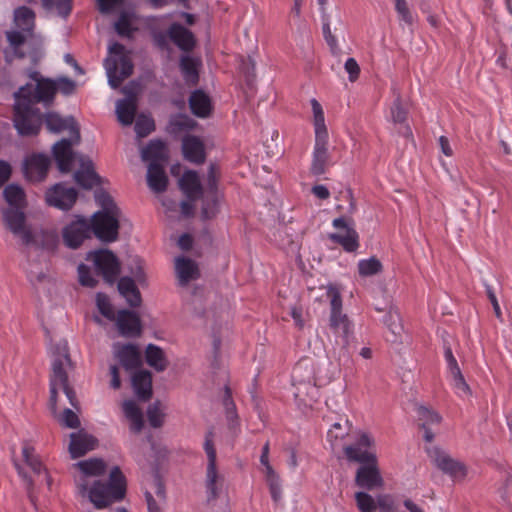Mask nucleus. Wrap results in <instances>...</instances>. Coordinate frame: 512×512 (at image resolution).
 I'll return each mask as SVG.
<instances>
[{
  "instance_id": "obj_60",
  "label": "nucleus",
  "mask_w": 512,
  "mask_h": 512,
  "mask_svg": "<svg viewBox=\"0 0 512 512\" xmlns=\"http://www.w3.org/2000/svg\"><path fill=\"white\" fill-rule=\"evenodd\" d=\"M115 30L120 36H130L132 30L127 13L122 12L115 23Z\"/></svg>"
},
{
  "instance_id": "obj_17",
  "label": "nucleus",
  "mask_w": 512,
  "mask_h": 512,
  "mask_svg": "<svg viewBox=\"0 0 512 512\" xmlns=\"http://www.w3.org/2000/svg\"><path fill=\"white\" fill-rule=\"evenodd\" d=\"M50 158L45 154H32L23 162V173L30 182H41L45 179L50 167Z\"/></svg>"
},
{
  "instance_id": "obj_32",
  "label": "nucleus",
  "mask_w": 512,
  "mask_h": 512,
  "mask_svg": "<svg viewBox=\"0 0 512 512\" xmlns=\"http://www.w3.org/2000/svg\"><path fill=\"white\" fill-rule=\"evenodd\" d=\"M141 158L143 161H149L150 163L166 165L169 155L165 143L161 140H151L149 144L142 149Z\"/></svg>"
},
{
  "instance_id": "obj_62",
  "label": "nucleus",
  "mask_w": 512,
  "mask_h": 512,
  "mask_svg": "<svg viewBox=\"0 0 512 512\" xmlns=\"http://www.w3.org/2000/svg\"><path fill=\"white\" fill-rule=\"evenodd\" d=\"M61 422L68 428H78L80 425V420L78 416L69 408H66L63 411Z\"/></svg>"
},
{
  "instance_id": "obj_55",
  "label": "nucleus",
  "mask_w": 512,
  "mask_h": 512,
  "mask_svg": "<svg viewBox=\"0 0 512 512\" xmlns=\"http://www.w3.org/2000/svg\"><path fill=\"white\" fill-rule=\"evenodd\" d=\"M6 37L13 49L14 55L23 58L25 54L20 51V47L25 43V35L20 31H8L6 32Z\"/></svg>"
},
{
  "instance_id": "obj_1",
  "label": "nucleus",
  "mask_w": 512,
  "mask_h": 512,
  "mask_svg": "<svg viewBox=\"0 0 512 512\" xmlns=\"http://www.w3.org/2000/svg\"><path fill=\"white\" fill-rule=\"evenodd\" d=\"M52 355L51 374H50V398L49 407L53 413L57 410L58 388H62L70 404L78 409L76 393L69 384L68 370L73 368V363L69 355L68 344L61 340L50 348Z\"/></svg>"
},
{
  "instance_id": "obj_35",
  "label": "nucleus",
  "mask_w": 512,
  "mask_h": 512,
  "mask_svg": "<svg viewBox=\"0 0 512 512\" xmlns=\"http://www.w3.org/2000/svg\"><path fill=\"white\" fill-rule=\"evenodd\" d=\"M179 186L191 201L198 199L203 192L198 174L195 171H186L179 180Z\"/></svg>"
},
{
  "instance_id": "obj_48",
  "label": "nucleus",
  "mask_w": 512,
  "mask_h": 512,
  "mask_svg": "<svg viewBox=\"0 0 512 512\" xmlns=\"http://www.w3.org/2000/svg\"><path fill=\"white\" fill-rule=\"evenodd\" d=\"M165 413L161 408V402L159 400L150 404L147 408V418L149 424L153 428H160L164 423Z\"/></svg>"
},
{
  "instance_id": "obj_34",
  "label": "nucleus",
  "mask_w": 512,
  "mask_h": 512,
  "mask_svg": "<svg viewBox=\"0 0 512 512\" xmlns=\"http://www.w3.org/2000/svg\"><path fill=\"white\" fill-rule=\"evenodd\" d=\"M132 386L137 397L147 401L152 396V374L148 370H140L132 376Z\"/></svg>"
},
{
  "instance_id": "obj_16",
  "label": "nucleus",
  "mask_w": 512,
  "mask_h": 512,
  "mask_svg": "<svg viewBox=\"0 0 512 512\" xmlns=\"http://www.w3.org/2000/svg\"><path fill=\"white\" fill-rule=\"evenodd\" d=\"M77 198V190L73 187H67L63 183L55 184L46 192L47 203L63 211L70 210L76 203Z\"/></svg>"
},
{
  "instance_id": "obj_6",
  "label": "nucleus",
  "mask_w": 512,
  "mask_h": 512,
  "mask_svg": "<svg viewBox=\"0 0 512 512\" xmlns=\"http://www.w3.org/2000/svg\"><path fill=\"white\" fill-rule=\"evenodd\" d=\"M345 456L349 461L362 463L358 468L355 477L357 486L373 490L383 486L384 481L377 466V457L375 453L369 451H359L357 447H344Z\"/></svg>"
},
{
  "instance_id": "obj_54",
  "label": "nucleus",
  "mask_w": 512,
  "mask_h": 512,
  "mask_svg": "<svg viewBox=\"0 0 512 512\" xmlns=\"http://www.w3.org/2000/svg\"><path fill=\"white\" fill-rule=\"evenodd\" d=\"M395 10L398 14L399 20L407 26H412L415 22V17L412 14L406 0H394Z\"/></svg>"
},
{
  "instance_id": "obj_19",
  "label": "nucleus",
  "mask_w": 512,
  "mask_h": 512,
  "mask_svg": "<svg viewBox=\"0 0 512 512\" xmlns=\"http://www.w3.org/2000/svg\"><path fill=\"white\" fill-rule=\"evenodd\" d=\"M114 321L122 337L135 338L142 333L141 320L136 312L127 309L120 310Z\"/></svg>"
},
{
  "instance_id": "obj_2",
  "label": "nucleus",
  "mask_w": 512,
  "mask_h": 512,
  "mask_svg": "<svg viewBox=\"0 0 512 512\" xmlns=\"http://www.w3.org/2000/svg\"><path fill=\"white\" fill-rule=\"evenodd\" d=\"M95 200L102 209L95 212L89 220L91 233L104 243L117 241L120 223L123 220L121 209L104 190H97L95 192Z\"/></svg>"
},
{
  "instance_id": "obj_7",
  "label": "nucleus",
  "mask_w": 512,
  "mask_h": 512,
  "mask_svg": "<svg viewBox=\"0 0 512 512\" xmlns=\"http://www.w3.org/2000/svg\"><path fill=\"white\" fill-rule=\"evenodd\" d=\"M129 272L133 277L124 276L118 281L117 288L119 293L126 299L129 306L136 308L142 303V297L136 282L140 285L146 284V274L143 269V262L138 257L131 259Z\"/></svg>"
},
{
  "instance_id": "obj_45",
  "label": "nucleus",
  "mask_w": 512,
  "mask_h": 512,
  "mask_svg": "<svg viewBox=\"0 0 512 512\" xmlns=\"http://www.w3.org/2000/svg\"><path fill=\"white\" fill-rule=\"evenodd\" d=\"M35 13L26 6H21L14 11V21L18 28L30 32L34 25Z\"/></svg>"
},
{
  "instance_id": "obj_4",
  "label": "nucleus",
  "mask_w": 512,
  "mask_h": 512,
  "mask_svg": "<svg viewBox=\"0 0 512 512\" xmlns=\"http://www.w3.org/2000/svg\"><path fill=\"white\" fill-rule=\"evenodd\" d=\"M125 492V477L120 468L116 466L110 471L109 482L93 480L86 495L95 508L102 509L123 499Z\"/></svg>"
},
{
  "instance_id": "obj_27",
  "label": "nucleus",
  "mask_w": 512,
  "mask_h": 512,
  "mask_svg": "<svg viewBox=\"0 0 512 512\" xmlns=\"http://www.w3.org/2000/svg\"><path fill=\"white\" fill-rule=\"evenodd\" d=\"M175 271L180 286H186L190 281L200 277L197 263L184 256L175 259Z\"/></svg>"
},
{
  "instance_id": "obj_42",
  "label": "nucleus",
  "mask_w": 512,
  "mask_h": 512,
  "mask_svg": "<svg viewBox=\"0 0 512 512\" xmlns=\"http://www.w3.org/2000/svg\"><path fill=\"white\" fill-rule=\"evenodd\" d=\"M137 104L132 100H118L116 114L118 121L125 126L131 125L135 119Z\"/></svg>"
},
{
  "instance_id": "obj_25",
  "label": "nucleus",
  "mask_w": 512,
  "mask_h": 512,
  "mask_svg": "<svg viewBox=\"0 0 512 512\" xmlns=\"http://www.w3.org/2000/svg\"><path fill=\"white\" fill-rule=\"evenodd\" d=\"M114 354L127 371L138 368L142 363L140 351L134 344L117 343L114 345Z\"/></svg>"
},
{
  "instance_id": "obj_56",
  "label": "nucleus",
  "mask_w": 512,
  "mask_h": 512,
  "mask_svg": "<svg viewBox=\"0 0 512 512\" xmlns=\"http://www.w3.org/2000/svg\"><path fill=\"white\" fill-rule=\"evenodd\" d=\"M134 129L138 137H146L154 130V121L150 117L140 115L135 122Z\"/></svg>"
},
{
  "instance_id": "obj_30",
  "label": "nucleus",
  "mask_w": 512,
  "mask_h": 512,
  "mask_svg": "<svg viewBox=\"0 0 512 512\" xmlns=\"http://www.w3.org/2000/svg\"><path fill=\"white\" fill-rule=\"evenodd\" d=\"M168 37L183 51H191L195 46L193 33L179 23H173L168 29Z\"/></svg>"
},
{
  "instance_id": "obj_21",
  "label": "nucleus",
  "mask_w": 512,
  "mask_h": 512,
  "mask_svg": "<svg viewBox=\"0 0 512 512\" xmlns=\"http://www.w3.org/2000/svg\"><path fill=\"white\" fill-rule=\"evenodd\" d=\"M217 181H218V175L216 166L214 164H211L209 166L208 175H207V193L208 196L203 201V206L201 209V217L204 220H208L213 218L216 213V204H217V197H216V190H217Z\"/></svg>"
},
{
  "instance_id": "obj_29",
  "label": "nucleus",
  "mask_w": 512,
  "mask_h": 512,
  "mask_svg": "<svg viewBox=\"0 0 512 512\" xmlns=\"http://www.w3.org/2000/svg\"><path fill=\"white\" fill-rule=\"evenodd\" d=\"M269 444L266 443L263 446L260 462L265 466L266 480L269 485L270 493L274 502H278L281 499L282 491L279 476L275 473L272 466L269 464Z\"/></svg>"
},
{
  "instance_id": "obj_8",
  "label": "nucleus",
  "mask_w": 512,
  "mask_h": 512,
  "mask_svg": "<svg viewBox=\"0 0 512 512\" xmlns=\"http://www.w3.org/2000/svg\"><path fill=\"white\" fill-rule=\"evenodd\" d=\"M14 126L22 136L36 135L40 130L41 113L39 109L31 106L30 100L15 99Z\"/></svg>"
},
{
  "instance_id": "obj_28",
  "label": "nucleus",
  "mask_w": 512,
  "mask_h": 512,
  "mask_svg": "<svg viewBox=\"0 0 512 512\" xmlns=\"http://www.w3.org/2000/svg\"><path fill=\"white\" fill-rule=\"evenodd\" d=\"M395 99L390 109L391 119L395 124H401L399 133L405 138L412 137V130L408 124H406L408 112L403 106V101L400 92L393 88Z\"/></svg>"
},
{
  "instance_id": "obj_51",
  "label": "nucleus",
  "mask_w": 512,
  "mask_h": 512,
  "mask_svg": "<svg viewBox=\"0 0 512 512\" xmlns=\"http://www.w3.org/2000/svg\"><path fill=\"white\" fill-rule=\"evenodd\" d=\"M46 10H56L62 17H67L72 10V0H42Z\"/></svg>"
},
{
  "instance_id": "obj_63",
  "label": "nucleus",
  "mask_w": 512,
  "mask_h": 512,
  "mask_svg": "<svg viewBox=\"0 0 512 512\" xmlns=\"http://www.w3.org/2000/svg\"><path fill=\"white\" fill-rule=\"evenodd\" d=\"M379 508L381 512H394V501L389 495H380L376 498V509Z\"/></svg>"
},
{
  "instance_id": "obj_41",
  "label": "nucleus",
  "mask_w": 512,
  "mask_h": 512,
  "mask_svg": "<svg viewBox=\"0 0 512 512\" xmlns=\"http://www.w3.org/2000/svg\"><path fill=\"white\" fill-rule=\"evenodd\" d=\"M224 479L218 474L216 467H207L206 489L208 501L216 499L223 489Z\"/></svg>"
},
{
  "instance_id": "obj_31",
  "label": "nucleus",
  "mask_w": 512,
  "mask_h": 512,
  "mask_svg": "<svg viewBox=\"0 0 512 512\" xmlns=\"http://www.w3.org/2000/svg\"><path fill=\"white\" fill-rule=\"evenodd\" d=\"M147 184L149 188L156 193L166 191L168 186V177L165 173V165H162L161 163H149Z\"/></svg>"
},
{
  "instance_id": "obj_50",
  "label": "nucleus",
  "mask_w": 512,
  "mask_h": 512,
  "mask_svg": "<svg viewBox=\"0 0 512 512\" xmlns=\"http://www.w3.org/2000/svg\"><path fill=\"white\" fill-rule=\"evenodd\" d=\"M22 455L26 464L36 475L40 476L43 470V465L39 457L34 454V448L25 444L22 449Z\"/></svg>"
},
{
  "instance_id": "obj_49",
  "label": "nucleus",
  "mask_w": 512,
  "mask_h": 512,
  "mask_svg": "<svg viewBox=\"0 0 512 512\" xmlns=\"http://www.w3.org/2000/svg\"><path fill=\"white\" fill-rule=\"evenodd\" d=\"M417 416L420 428H425V426L430 424H439L441 422V416L425 406H419L417 408Z\"/></svg>"
},
{
  "instance_id": "obj_5",
  "label": "nucleus",
  "mask_w": 512,
  "mask_h": 512,
  "mask_svg": "<svg viewBox=\"0 0 512 512\" xmlns=\"http://www.w3.org/2000/svg\"><path fill=\"white\" fill-rule=\"evenodd\" d=\"M326 289V295L330 301L329 325L334 333L341 336L344 341L341 349L342 353L338 357V362L341 364L342 361H348L349 359L347 345L353 334L354 325L348 315L342 311V298L339 288L336 285L329 284Z\"/></svg>"
},
{
  "instance_id": "obj_38",
  "label": "nucleus",
  "mask_w": 512,
  "mask_h": 512,
  "mask_svg": "<svg viewBox=\"0 0 512 512\" xmlns=\"http://www.w3.org/2000/svg\"><path fill=\"white\" fill-rule=\"evenodd\" d=\"M147 364L157 372H163L167 369L169 362L163 349L154 344H149L145 350Z\"/></svg>"
},
{
  "instance_id": "obj_57",
  "label": "nucleus",
  "mask_w": 512,
  "mask_h": 512,
  "mask_svg": "<svg viewBox=\"0 0 512 512\" xmlns=\"http://www.w3.org/2000/svg\"><path fill=\"white\" fill-rule=\"evenodd\" d=\"M239 69L245 76L247 84L252 85L256 77L255 61L250 56L247 58H241Z\"/></svg>"
},
{
  "instance_id": "obj_11",
  "label": "nucleus",
  "mask_w": 512,
  "mask_h": 512,
  "mask_svg": "<svg viewBox=\"0 0 512 512\" xmlns=\"http://www.w3.org/2000/svg\"><path fill=\"white\" fill-rule=\"evenodd\" d=\"M38 73L34 72L31 77L37 81L35 87L30 84L22 86L14 93L15 99H28L31 106L39 102L51 103L57 91L56 83L50 79L39 80Z\"/></svg>"
},
{
  "instance_id": "obj_23",
  "label": "nucleus",
  "mask_w": 512,
  "mask_h": 512,
  "mask_svg": "<svg viewBox=\"0 0 512 512\" xmlns=\"http://www.w3.org/2000/svg\"><path fill=\"white\" fill-rule=\"evenodd\" d=\"M329 140H315L310 173L314 176L323 175L331 164Z\"/></svg>"
},
{
  "instance_id": "obj_59",
  "label": "nucleus",
  "mask_w": 512,
  "mask_h": 512,
  "mask_svg": "<svg viewBox=\"0 0 512 512\" xmlns=\"http://www.w3.org/2000/svg\"><path fill=\"white\" fill-rule=\"evenodd\" d=\"M204 450L207 454V467H216V450L213 444V432L209 431L205 437Z\"/></svg>"
},
{
  "instance_id": "obj_46",
  "label": "nucleus",
  "mask_w": 512,
  "mask_h": 512,
  "mask_svg": "<svg viewBox=\"0 0 512 512\" xmlns=\"http://www.w3.org/2000/svg\"><path fill=\"white\" fill-rule=\"evenodd\" d=\"M3 196L9 207L24 208L25 206V194L21 187L10 184L3 190Z\"/></svg>"
},
{
  "instance_id": "obj_47",
  "label": "nucleus",
  "mask_w": 512,
  "mask_h": 512,
  "mask_svg": "<svg viewBox=\"0 0 512 512\" xmlns=\"http://www.w3.org/2000/svg\"><path fill=\"white\" fill-rule=\"evenodd\" d=\"M383 269L382 263L376 257L361 260L358 263V272L362 277H369L379 274Z\"/></svg>"
},
{
  "instance_id": "obj_53",
  "label": "nucleus",
  "mask_w": 512,
  "mask_h": 512,
  "mask_svg": "<svg viewBox=\"0 0 512 512\" xmlns=\"http://www.w3.org/2000/svg\"><path fill=\"white\" fill-rule=\"evenodd\" d=\"M355 500L360 512H376V500L366 492H356Z\"/></svg>"
},
{
  "instance_id": "obj_43",
  "label": "nucleus",
  "mask_w": 512,
  "mask_h": 512,
  "mask_svg": "<svg viewBox=\"0 0 512 512\" xmlns=\"http://www.w3.org/2000/svg\"><path fill=\"white\" fill-rule=\"evenodd\" d=\"M384 322L391 333L388 339L391 342H397L404 330L399 312L395 309H390L384 318Z\"/></svg>"
},
{
  "instance_id": "obj_12",
  "label": "nucleus",
  "mask_w": 512,
  "mask_h": 512,
  "mask_svg": "<svg viewBox=\"0 0 512 512\" xmlns=\"http://www.w3.org/2000/svg\"><path fill=\"white\" fill-rule=\"evenodd\" d=\"M426 452L431 462L444 474L450 476L455 481H462L467 475L466 466L451 457L446 451L438 446H427Z\"/></svg>"
},
{
  "instance_id": "obj_58",
  "label": "nucleus",
  "mask_w": 512,
  "mask_h": 512,
  "mask_svg": "<svg viewBox=\"0 0 512 512\" xmlns=\"http://www.w3.org/2000/svg\"><path fill=\"white\" fill-rule=\"evenodd\" d=\"M79 282L82 286L94 288L98 280L92 277L90 268L85 264H80L77 268Z\"/></svg>"
},
{
  "instance_id": "obj_44",
  "label": "nucleus",
  "mask_w": 512,
  "mask_h": 512,
  "mask_svg": "<svg viewBox=\"0 0 512 512\" xmlns=\"http://www.w3.org/2000/svg\"><path fill=\"white\" fill-rule=\"evenodd\" d=\"M197 61L190 56H182L180 59V69L187 84L196 85L199 79Z\"/></svg>"
},
{
  "instance_id": "obj_33",
  "label": "nucleus",
  "mask_w": 512,
  "mask_h": 512,
  "mask_svg": "<svg viewBox=\"0 0 512 512\" xmlns=\"http://www.w3.org/2000/svg\"><path fill=\"white\" fill-rule=\"evenodd\" d=\"M182 150L185 159L190 162L201 164L205 161L204 145L195 136H187L183 139Z\"/></svg>"
},
{
  "instance_id": "obj_26",
  "label": "nucleus",
  "mask_w": 512,
  "mask_h": 512,
  "mask_svg": "<svg viewBox=\"0 0 512 512\" xmlns=\"http://www.w3.org/2000/svg\"><path fill=\"white\" fill-rule=\"evenodd\" d=\"M80 168L74 173L75 182L84 189H91L98 184L100 178L94 171L93 162L90 158L79 155Z\"/></svg>"
},
{
  "instance_id": "obj_3",
  "label": "nucleus",
  "mask_w": 512,
  "mask_h": 512,
  "mask_svg": "<svg viewBox=\"0 0 512 512\" xmlns=\"http://www.w3.org/2000/svg\"><path fill=\"white\" fill-rule=\"evenodd\" d=\"M334 376V373L327 371L317 372L313 366L306 361L299 362L292 375L293 386L295 387L294 397L298 406H311L317 397V387L328 384Z\"/></svg>"
},
{
  "instance_id": "obj_22",
  "label": "nucleus",
  "mask_w": 512,
  "mask_h": 512,
  "mask_svg": "<svg viewBox=\"0 0 512 512\" xmlns=\"http://www.w3.org/2000/svg\"><path fill=\"white\" fill-rule=\"evenodd\" d=\"M333 226L335 228L345 229V234L340 233H332L329 235V238L335 242L340 244L346 251L354 252L357 250L358 243V233L348 225L345 218L339 217L333 220Z\"/></svg>"
},
{
  "instance_id": "obj_52",
  "label": "nucleus",
  "mask_w": 512,
  "mask_h": 512,
  "mask_svg": "<svg viewBox=\"0 0 512 512\" xmlns=\"http://www.w3.org/2000/svg\"><path fill=\"white\" fill-rule=\"evenodd\" d=\"M96 305L99 312L108 320L114 321L117 315L115 314L114 308L110 303L108 296L104 293H97Z\"/></svg>"
},
{
  "instance_id": "obj_9",
  "label": "nucleus",
  "mask_w": 512,
  "mask_h": 512,
  "mask_svg": "<svg viewBox=\"0 0 512 512\" xmlns=\"http://www.w3.org/2000/svg\"><path fill=\"white\" fill-rule=\"evenodd\" d=\"M109 52L120 55L119 59H107L106 71L109 85L113 89H117L121 83L128 78L133 72V64L131 60L123 56L124 46L118 42H114L109 46Z\"/></svg>"
},
{
  "instance_id": "obj_20",
  "label": "nucleus",
  "mask_w": 512,
  "mask_h": 512,
  "mask_svg": "<svg viewBox=\"0 0 512 512\" xmlns=\"http://www.w3.org/2000/svg\"><path fill=\"white\" fill-rule=\"evenodd\" d=\"M45 124L47 129L52 133H60L64 130H68L70 137H74L76 143H80V127L72 116L61 117L58 113L50 112L45 116Z\"/></svg>"
},
{
  "instance_id": "obj_24",
  "label": "nucleus",
  "mask_w": 512,
  "mask_h": 512,
  "mask_svg": "<svg viewBox=\"0 0 512 512\" xmlns=\"http://www.w3.org/2000/svg\"><path fill=\"white\" fill-rule=\"evenodd\" d=\"M98 444L97 439L85 432L79 430L78 432L70 434L69 452L73 459L85 455L87 452L92 451Z\"/></svg>"
},
{
  "instance_id": "obj_18",
  "label": "nucleus",
  "mask_w": 512,
  "mask_h": 512,
  "mask_svg": "<svg viewBox=\"0 0 512 512\" xmlns=\"http://www.w3.org/2000/svg\"><path fill=\"white\" fill-rule=\"evenodd\" d=\"M76 144L74 137H70L68 139L63 138L53 145V157L60 172H70L73 161L76 159L78 160L79 156H77L72 150V146Z\"/></svg>"
},
{
  "instance_id": "obj_39",
  "label": "nucleus",
  "mask_w": 512,
  "mask_h": 512,
  "mask_svg": "<svg viewBox=\"0 0 512 512\" xmlns=\"http://www.w3.org/2000/svg\"><path fill=\"white\" fill-rule=\"evenodd\" d=\"M123 412L131 421L130 429L134 433H140L144 426L143 414L135 401L125 400L122 404Z\"/></svg>"
},
{
  "instance_id": "obj_40",
  "label": "nucleus",
  "mask_w": 512,
  "mask_h": 512,
  "mask_svg": "<svg viewBox=\"0 0 512 512\" xmlns=\"http://www.w3.org/2000/svg\"><path fill=\"white\" fill-rule=\"evenodd\" d=\"M311 106L313 111L315 140H329L328 130L325 125V118L322 106L316 99L311 100Z\"/></svg>"
},
{
  "instance_id": "obj_10",
  "label": "nucleus",
  "mask_w": 512,
  "mask_h": 512,
  "mask_svg": "<svg viewBox=\"0 0 512 512\" xmlns=\"http://www.w3.org/2000/svg\"><path fill=\"white\" fill-rule=\"evenodd\" d=\"M86 260L92 261L97 273L110 285L120 274L121 264L118 257L109 249L90 251Z\"/></svg>"
},
{
  "instance_id": "obj_36",
  "label": "nucleus",
  "mask_w": 512,
  "mask_h": 512,
  "mask_svg": "<svg viewBox=\"0 0 512 512\" xmlns=\"http://www.w3.org/2000/svg\"><path fill=\"white\" fill-rule=\"evenodd\" d=\"M317 1H318V4L320 5L321 14H322V22H323L322 32H323L324 39L329 47L330 53L333 56L338 57L341 55L342 50L339 47L336 37L332 33L331 28H330L329 16L326 13V8H325V6L327 4V0H317Z\"/></svg>"
},
{
  "instance_id": "obj_61",
  "label": "nucleus",
  "mask_w": 512,
  "mask_h": 512,
  "mask_svg": "<svg viewBox=\"0 0 512 512\" xmlns=\"http://www.w3.org/2000/svg\"><path fill=\"white\" fill-rule=\"evenodd\" d=\"M54 82L56 83L57 90L64 95H71L75 91L76 83L67 77H60Z\"/></svg>"
},
{
  "instance_id": "obj_64",
  "label": "nucleus",
  "mask_w": 512,
  "mask_h": 512,
  "mask_svg": "<svg viewBox=\"0 0 512 512\" xmlns=\"http://www.w3.org/2000/svg\"><path fill=\"white\" fill-rule=\"evenodd\" d=\"M344 68L349 74V80L355 82L360 74V67L354 58H348L345 62Z\"/></svg>"
},
{
  "instance_id": "obj_15",
  "label": "nucleus",
  "mask_w": 512,
  "mask_h": 512,
  "mask_svg": "<svg viewBox=\"0 0 512 512\" xmlns=\"http://www.w3.org/2000/svg\"><path fill=\"white\" fill-rule=\"evenodd\" d=\"M91 234L89 220L82 216H76V220L62 230L63 242L70 249H78Z\"/></svg>"
},
{
  "instance_id": "obj_13",
  "label": "nucleus",
  "mask_w": 512,
  "mask_h": 512,
  "mask_svg": "<svg viewBox=\"0 0 512 512\" xmlns=\"http://www.w3.org/2000/svg\"><path fill=\"white\" fill-rule=\"evenodd\" d=\"M23 209L19 207L2 208V221L5 228L14 236L19 237L24 245H30L34 241V236L26 223Z\"/></svg>"
},
{
  "instance_id": "obj_37",
  "label": "nucleus",
  "mask_w": 512,
  "mask_h": 512,
  "mask_svg": "<svg viewBox=\"0 0 512 512\" xmlns=\"http://www.w3.org/2000/svg\"><path fill=\"white\" fill-rule=\"evenodd\" d=\"M189 106L192 113L201 118L207 117L211 112L210 98L201 90H196L190 95Z\"/></svg>"
},
{
  "instance_id": "obj_14",
  "label": "nucleus",
  "mask_w": 512,
  "mask_h": 512,
  "mask_svg": "<svg viewBox=\"0 0 512 512\" xmlns=\"http://www.w3.org/2000/svg\"><path fill=\"white\" fill-rule=\"evenodd\" d=\"M75 466L80 470V474L75 478V483L82 496H86V492L94 480L92 478L105 474L107 468L106 463L99 458L80 461Z\"/></svg>"
}]
</instances>
